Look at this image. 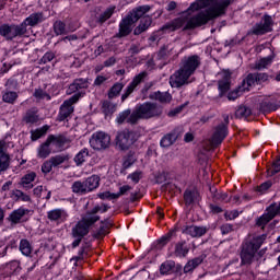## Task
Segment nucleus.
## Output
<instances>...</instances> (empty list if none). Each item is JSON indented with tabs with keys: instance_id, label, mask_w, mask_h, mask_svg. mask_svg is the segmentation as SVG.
Instances as JSON below:
<instances>
[{
	"instance_id": "obj_19",
	"label": "nucleus",
	"mask_w": 280,
	"mask_h": 280,
	"mask_svg": "<svg viewBox=\"0 0 280 280\" xmlns=\"http://www.w3.org/2000/svg\"><path fill=\"white\" fill-rule=\"evenodd\" d=\"M132 25H135V21H132L131 16H126L119 22V30L116 34V38H126V36H130L132 34Z\"/></svg>"
},
{
	"instance_id": "obj_3",
	"label": "nucleus",
	"mask_w": 280,
	"mask_h": 280,
	"mask_svg": "<svg viewBox=\"0 0 280 280\" xmlns=\"http://www.w3.org/2000/svg\"><path fill=\"white\" fill-rule=\"evenodd\" d=\"M268 238V234H261L258 236H254L252 240L245 241L242 244L241 249V264L242 266H250L253 264V259H255V255H257V250L264 246V243Z\"/></svg>"
},
{
	"instance_id": "obj_23",
	"label": "nucleus",
	"mask_w": 280,
	"mask_h": 280,
	"mask_svg": "<svg viewBox=\"0 0 280 280\" xmlns=\"http://www.w3.org/2000/svg\"><path fill=\"white\" fill-rule=\"evenodd\" d=\"M272 220H275V214L271 212L269 208H267V212L262 213L260 217L256 219L255 226L264 231L266 229V225H268Z\"/></svg>"
},
{
	"instance_id": "obj_29",
	"label": "nucleus",
	"mask_w": 280,
	"mask_h": 280,
	"mask_svg": "<svg viewBox=\"0 0 280 280\" xmlns=\"http://www.w3.org/2000/svg\"><path fill=\"white\" fill-rule=\"evenodd\" d=\"M205 261V256H198L187 261L184 266V275H188V272H194L195 269L200 266Z\"/></svg>"
},
{
	"instance_id": "obj_35",
	"label": "nucleus",
	"mask_w": 280,
	"mask_h": 280,
	"mask_svg": "<svg viewBox=\"0 0 280 280\" xmlns=\"http://www.w3.org/2000/svg\"><path fill=\"white\" fill-rule=\"evenodd\" d=\"M16 100H19V93L12 90H4L2 92V102L4 104H16Z\"/></svg>"
},
{
	"instance_id": "obj_53",
	"label": "nucleus",
	"mask_w": 280,
	"mask_h": 280,
	"mask_svg": "<svg viewBox=\"0 0 280 280\" xmlns=\"http://www.w3.org/2000/svg\"><path fill=\"white\" fill-rule=\"evenodd\" d=\"M257 86H261V84H266V82L270 81V74L268 72H255Z\"/></svg>"
},
{
	"instance_id": "obj_52",
	"label": "nucleus",
	"mask_w": 280,
	"mask_h": 280,
	"mask_svg": "<svg viewBox=\"0 0 280 280\" xmlns=\"http://www.w3.org/2000/svg\"><path fill=\"white\" fill-rule=\"evenodd\" d=\"M34 180H36V172L31 171L21 177L19 185H27V183H34Z\"/></svg>"
},
{
	"instance_id": "obj_32",
	"label": "nucleus",
	"mask_w": 280,
	"mask_h": 280,
	"mask_svg": "<svg viewBox=\"0 0 280 280\" xmlns=\"http://www.w3.org/2000/svg\"><path fill=\"white\" fill-rule=\"evenodd\" d=\"M151 100H156L158 102H160V104H170V102H172V94H170V92H154L153 95H150Z\"/></svg>"
},
{
	"instance_id": "obj_2",
	"label": "nucleus",
	"mask_w": 280,
	"mask_h": 280,
	"mask_svg": "<svg viewBox=\"0 0 280 280\" xmlns=\"http://www.w3.org/2000/svg\"><path fill=\"white\" fill-rule=\"evenodd\" d=\"M163 115V107L153 102H144L137 104L135 110L131 113L128 121L135 126L139 119H154Z\"/></svg>"
},
{
	"instance_id": "obj_22",
	"label": "nucleus",
	"mask_w": 280,
	"mask_h": 280,
	"mask_svg": "<svg viewBox=\"0 0 280 280\" xmlns=\"http://www.w3.org/2000/svg\"><path fill=\"white\" fill-rule=\"evenodd\" d=\"M257 86V77L255 72H249L241 82V85L238 86L240 91L248 92L253 88Z\"/></svg>"
},
{
	"instance_id": "obj_27",
	"label": "nucleus",
	"mask_w": 280,
	"mask_h": 280,
	"mask_svg": "<svg viewBox=\"0 0 280 280\" xmlns=\"http://www.w3.org/2000/svg\"><path fill=\"white\" fill-rule=\"evenodd\" d=\"M189 255V246H187V241H179L175 244L174 256L183 259Z\"/></svg>"
},
{
	"instance_id": "obj_59",
	"label": "nucleus",
	"mask_w": 280,
	"mask_h": 280,
	"mask_svg": "<svg viewBox=\"0 0 280 280\" xmlns=\"http://www.w3.org/2000/svg\"><path fill=\"white\" fill-rule=\"evenodd\" d=\"M174 235V232H168L165 235L161 236L158 240V244H160V246H167V243L172 241V237Z\"/></svg>"
},
{
	"instance_id": "obj_61",
	"label": "nucleus",
	"mask_w": 280,
	"mask_h": 280,
	"mask_svg": "<svg viewBox=\"0 0 280 280\" xmlns=\"http://www.w3.org/2000/svg\"><path fill=\"white\" fill-rule=\"evenodd\" d=\"M139 26L142 27L145 32L150 30L152 26V18L150 16H144L140 20Z\"/></svg>"
},
{
	"instance_id": "obj_10",
	"label": "nucleus",
	"mask_w": 280,
	"mask_h": 280,
	"mask_svg": "<svg viewBox=\"0 0 280 280\" xmlns=\"http://www.w3.org/2000/svg\"><path fill=\"white\" fill-rule=\"evenodd\" d=\"M275 25V21L272 20V16L265 14L261 18L260 22H257L252 30L249 31V34L253 36H264L265 34H269V32H272V26Z\"/></svg>"
},
{
	"instance_id": "obj_44",
	"label": "nucleus",
	"mask_w": 280,
	"mask_h": 280,
	"mask_svg": "<svg viewBox=\"0 0 280 280\" xmlns=\"http://www.w3.org/2000/svg\"><path fill=\"white\" fill-rule=\"evenodd\" d=\"M38 112L28 109L23 117L24 124H38Z\"/></svg>"
},
{
	"instance_id": "obj_13",
	"label": "nucleus",
	"mask_w": 280,
	"mask_h": 280,
	"mask_svg": "<svg viewBox=\"0 0 280 280\" xmlns=\"http://www.w3.org/2000/svg\"><path fill=\"white\" fill-rule=\"evenodd\" d=\"M30 213H32V210L21 206L9 214L8 220L13 225L24 224V222H27L30 220L26 217L30 215Z\"/></svg>"
},
{
	"instance_id": "obj_50",
	"label": "nucleus",
	"mask_w": 280,
	"mask_h": 280,
	"mask_svg": "<svg viewBox=\"0 0 280 280\" xmlns=\"http://www.w3.org/2000/svg\"><path fill=\"white\" fill-rule=\"evenodd\" d=\"M8 167H10V155L0 149V172H5Z\"/></svg>"
},
{
	"instance_id": "obj_16",
	"label": "nucleus",
	"mask_w": 280,
	"mask_h": 280,
	"mask_svg": "<svg viewBox=\"0 0 280 280\" xmlns=\"http://www.w3.org/2000/svg\"><path fill=\"white\" fill-rule=\"evenodd\" d=\"M145 78H148L147 71H142L139 74H137L132 79V81L128 84V86L125 89V92L121 95V102H126V100H128L130 97V95H132V93H135L137 86H139V84H141V82H143L145 80Z\"/></svg>"
},
{
	"instance_id": "obj_4",
	"label": "nucleus",
	"mask_w": 280,
	"mask_h": 280,
	"mask_svg": "<svg viewBox=\"0 0 280 280\" xmlns=\"http://www.w3.org/2000/svg\"><path fill=\"white\" fill-rule=\"evenodd\" d=\"M95 226L93 219H90L86 214L81 217L71 229V238L74 240L71 244L72 248H78L82 244V240L91 233V229Z\"/></svg>"
},
{
	"instance_id": "obj_40",
	"label": "nucleus",
	"mask_w": 280,
	"mask_h": 280,
	"mask_svg": "<svg viewBox=\"0 0 280 280\" xmlns=\"http://www.w3.org/2000/svg\"><path fill=\"white\" fill-rule=\"evenodd\" d=\"M252 115H253V109H250V107L245 105L238 106L237 109L235 110L236 119H244V118L246 119Z\"/></svg>"
},
{
	"instance_id": "obj_63",
	"label": "nucleus",
	"mask_w": 280,
	"mask_h": 280,
	"mask_svg": "<svg viewBox=\"0 0 280 280\" xmlns=\"http://www.w3.org/2000/svg\"><path fill=\"white\" fill-rule=\"evenodd\" d=\"M279 172H280V160L278 159L273 161L271 172H270V168L267 170V174L268 176H275L279 174Z\"/></svg>"
},
{
	"instance_id": "obj_58",
	"label": "nucleus",
	"mask_w": 280,
	"mask_h": 280,
	"mask_svg": "<svg viewBox=\"0 0 280 280\" xmlns=\"http://www.w3.org/2000/svg\"><path fill=\"white\" fill-rule=\"evenodd\" d=\"M56 58V54L54 51H47L44 56L39 59V65H47V62H51Z\"/></svg>"
},
{
	"instance_id": "obj_34",
	"label": "nucleus",
	"mask_w": 280,
	"mask_h": 280,
	"mask_svg": "<svg viewBox=\"0 0 280 280\" xmlns=\"http://www.w3.org/2000/svg\"><path fill=\"white\" fill-rule=\"evenodd\" d=\"M187 18H176L170 24H166L165 30H172V32H176V30H180L185 24L187 25Z\"/></svg>"
},
{
	"instance_id": "obj_54",
	"label": "nucleus",
	"mask_w": 280,
	"mask_h": 280,
	"mask_svg": "<svg viewBox=\"0 0 280 280\" xmlns=\"http://www.w3.org/2000/svg\"><path fill=\"white\" fill-rule=\"evenodd\" d=\"M102 112L106 116L113 115V113H115V106H113V103H110V101H104L102 104Z\"/></svg>"
},
{
	"instance_id": "obj_28",
	"label": "nucleus",
	"mask_w": 280,
	"mask_h": 280,
	"mask_svg": "<svg viewBox=\"0 0 280 280\" xmlns=\"http://www.w3.org/2000/svg\"><path fill=\"white\" fill-rule=\"evenodd\" d=\"M90 156L91 153L86 148L81 149L73 158L77 167H82L89 161Z\"/></svg>"
},
{
	"instance_id": "obj_48",
	"label": "nucleus",
	"mask_w": 280,
	"mask_h": 280,
	"mask_svg": "<svg viewBox=\"0 0 280 280\" xmlns=\"http://www.w3.org/2000/svg\"><path fill=\"white\" fill-rule=\"evenodd\" d=\"M208 5L207 0H197L192 2L185 12H198V10H202V8H207Z\"/></svg>"
},
{
	"instance_id": "obj_30",
	"label": "nucleus",
	"mask_w": 280,
	"mask_h": 280,
	"mask_svg": "<svg viewBox=\"0 0 280 280\" xmlns=\"http://www.w3.org/2000/svg\"><path fill=\"white\" fill-rule=\"evenodd\" d=\"M101 180L102 178L100 177V175H91L90 177H88L84 180L88 192L91 194V191H95V189L100 187Z\"/></svg>"
},
{
	"instance_id": "obj_60",
	"label": "nucleus",
	"mask_w": 280,
	"mask_h": 280,
	"mask_svg": "<svg viewBox=\"0 0 280 280\" xmlns=\"http://www.w3.org/2000/svg\"><path fill=\"white\" fill-rule=\"evenodd\" d=\"M127 178H130L135 185H138L139 180L143 178V172L141 171H135L133 173L129 174Z\"/></svg>"
},
{
	"instance_id": "obj_21",
	"label": "nucleus",
	"mask_w": 280,
	"mask_h": 280,
	"mask_svg": "<svg viewBox=\"0 0 280 280\" xmlns=\"http://www.w3.org/2000/svg\"><path fill=\"white\" fill-rule=\"evenodd\" d=\"M108 209H110V206L106 205V203H102L94 206L91 210H88L85 212V214L93 220L94 224H97V222H100V220H102V217H100V214L97 213H107Z\"/></svg>"
},
{
	"instance_id": "obj_11",
	"label": "nucleus",
	"mask_w": 280,
	"mask_h": 280,
	"mask_svg": "<svg viewBox=\"0 0 280 280\" xmlns=\"http://www.w3.org/2000/svg\"><path fill=\"white\" fill-rule=\"evenodd\" d=\"M233 3V0H214L211 2V5L208 8V12L212 15V19H220L226 14V10Z\"/></svg>"
},
{
	"instance_id": "obj_47",
	"label": "nucleus",
	"mask_w": 280,
	"mask_h": 280,
	"mask_svg": "<svg viewBox=\"0 0 280 280\" xmlns=\"http://www.w3.org/2000/svg\"><path fill=\"white\" fill-rule=\"evenodd\" d=\"M130 115H132V110L130 108L120 112L116 118L117 124H119V126H121V124H130V121H128L130 119Z\"/></svg>"
},
{
	"instance_id": "obj_20",
	"label": "nucleus",
	"mask_w": 280,
	"mask_h": 280,
	"mask_svg": "<svg viewBox=\"0 0 280 280\" xmlns=\"http://www.w3.org/2000/svg\"><path fill=\"white\" fill-rule=\"evenodd\" d=\"M209 228L207 226H198V225H184L182 228V233L184 235H190V237H202L207 235Z\"/></svg>"
},
{
	"instance_id": "obj_55",
	"label": "nucleus",
	"mask_w": 280,
	"mask_h": 280,
	"mask_svg": "<svg viewBox=\"0 0 280 280\" xmlns=\"http://www.w3.org/2000/svg\"><path fill=\"white\" fill-rule=\"evenodd\" d=\"M127 16H130L132 19L133 23H137V21H139V19L141 21V19H143L145 15H144L143 11L140 9V7H138V8L133 9L132 12Z\"/></svg>"
},
{
	"instance_id": "obj_57",
	"label": "nucleus",
	"mask_w": 280,
	"mask_h": 280,
	"mask_svg": "<svg viewBox=\"0 0 280 280\" xmlns=\"http://www.w3.org/2000/svg\"><path fill=\"white\" fill-rule=\"evenodd\" d=\"M223 215H224V220H226V222L232 221V220H237V218H240V211L238 210H232V211L226 210Z\"/></svg>"
},
{
	"instance_id": "obj_12",
	"label": "nucleus",
	"mask_w": 280,
	"mask_h": 280,
	"mask_svg": "<svg viewBox=\"0 0 280 280\" xmlns=\"http://www.w3.org/2000/svg\"><path fill=\"white\" fill-rule=\"evenodd\" d=\"M159 271L162 277H170V275H180V272H183V265H176V261L168 259L160 265Z\"/></svg>"
},
{
	"instance_id": "obj_5",
	"label": "nucleus",
	"mask_w": 280,
	"mask_h": 280,
	"mask_svg": "<svg viewBox=\"0 0 280 280\" xmlns=\"http://www.w3.org/2000/svg\"><path fill=\"white\" fill-rule=\"evenodd\" d=\"M25 31L21 24L15 23H1L0 24V37L7 43H14L16 38H25Z\"/></svg>"
},
{
	"instance_id": "obj_42",
	"label": "nucleus",
	"mask_w": 280,
	"mask_h": 280,
	"mask_svg": "<svg viewBox=\"0 0 280 280\" xmlns=\"http://www.w3.org/2000/svg\"><path fill=\"white\" fill-rule=\"evenodd\" d=\"M71 158L69 156V154H57L55 156L50 158V162L52 164L54 167H59V165H62V163H67V161H69Z\"/></svg>"
},
{
	"instance_id": "obj_41",
	"label": "nucleus",
	"mask_w": 280,
	"mask_h": 280,
	"mask_svg": "<svg viewBox=\"0 0 280 280\" xmlns=\"http://www.w3.org/2000/svg\"><path fill=\"white\" fill-rule=\"evenodd\" d=\"M47 130H49V126L47 125L42 128L31 130V141H38V139L47 135Z\"/></svg>"
},
{
	"instance_id": "obj_39",
	"label": "nucleus",
	"mask_w": 280,
	"mask_h": 280,
	"mask_svg": "<svg viewBox=\"0 0 280 280\" xmlns=\"http://www.w3.org/2000/svg\"><path fill=\"white\" fill-rule=\"evenodd\" d=\"M67 215V212L62 209H54L47 212V218L50 220V222H58L59 220H62Z\"/></svg>"
},
{
	"instance_id": "obj_37",
	"label": "nucleus",
	"mask_w": 280,
	"mask_h": 280,
	"mask_svg": "<svg viewBox=\"0 0 280 280\" xmlns=\"http://www.w3.org/2000/svg\"><path fill=\"white\" fill-rule=\"evenodd\" d=\"M50 143L48 142V140L46 139V141L44 143H42L38 149H37V158L38 159H47V156H49V154H51V148H50Z\"/></svg>"
},
{
	"instance_id": "obj_64",
	"label": "nucleus",
	"mask_w": 280,
	"mask_h": 280,
	"mask_svg": "<svg viewBox=\"0 0 280 280\" xmlns=\"http://www.w3.org/2000/svg\"><path fill=\"white\" fill-rule=\"evenodd\" d=\"M33 95L36 100H45V97H47V100H51V96L43 89H36Z\"/></svg>"
},
{
	"instance_id": "obj_25",
	"label": "nucleus",
	"mask_w": 280,
	"mask_h": 280,
	"mask_svg": "<svg viewBox=\"0 0 280 280\" xmlns=\"http://www.w3.org/2000/svg\"><path fill=\"white\" fill-rule=\"evenodd\" d=\"M175 141H178V132L176 130L170 131L161 138L160 148H171Z\"/></svg>"
},
{
	"instance_id": "obj_15",
	"label": "nucleus",
	"mask_w": 280,
	"mask_h": 280,
	"mask_svg": "<svg viewBox=\"0 0 280 280\" xmlns=\"http://www.w3.org/2000/svg\"><path fill=\"white\" fill-rule=\"evenodd\" d=\"M135 143V136L130 130H122L117 133L116 145L119 150H128Z\"/></svg>"
},
{
	"instance_id": "obj_38",
	"label": "nucleus",
	"mask_w": 280,
	"mask_h": 280,
	"mask_svg": "<svg viewBox=\"0 0 280 280\" xmlns=\"http://www.w3.org/2000/svg\"><path fill=\"white\" fill-rule=\"evenodd\" d=\"M72 192L78 194L79 196H86L89 194V190L86 188V184L81 180H77L72 184Z\"/></svg>"
},
{
	"instance_id": "obj_6",
	"label": "nucleus",
	"mask_w": 280,
	"mask_h": 280,
	"mask_svg": "<svg viewBox=\"0 0 280 280\" xmlns=\"http://www.w3.org/2000/svg\"><path fill=\"white\" fill-rule=\"evenodd\" d=\"M84 92H79L70 96L68 100L63 101V103L59 107V112L57 115V121H67L71 115H73V112L75 108L73 107V104H78L82 97H84Z\"/></svg>"
},
{
	"instance_id": "obj_33",
	"label": "nucleus",
	"mask_w": 280,
	"mask_h": 280,
	"mask_svg": "<svg viewBox=\"0 0 280 280\" xmlns=\"http://www.w3.org/2000/svg\"><path fill=\"white\" fill-rule=\"evenodd\" d=\"M19 250L22 255H24V257H30L34 250V247H32V243L27 238H22L20 241Z\"/></svg>"
},
{
	"instance_id": "obj_17",
	"label": "nucleus",
	"mask_w": 280,
	"mask_h": 280,
	"mask_svg": "<svg viewBox=\"0 0 280 280\" xmlns=\"http://www.w3.org/2000/svg\"><path fill=\"white\" fill-rule=\"evenodd\" d=\"M89 89V79L79 78L74 79L73 82L68 86L67 94L75 95V93H85Z\"/></svg>"
},
{
	"instance_id": "obj_8",
	"label": "nucleus",
	"mask_w": 280,
	"mask_h": 280,
	"mask_svg": "<svg viewBox=\"0 0 280 280\" xmlns=\"http://www.w3.org/2000/svg\"><path fill=\"white\" fill-rule=\"evenodd\" d=\"M209 21L214 20L211 13L209 12V9H206L205 11H200L196 15L191 16L185 24L183 31L187 32L189 30H197V27H202V25H207Z\"/></svg>"
},
{
	"instance_id": "obj_1",
	"label": "nucleus",
	"mask_w": 280,
	"mask_h": 280,
	"mask_svg": "<svg viewBox=\"0 0 280 280\" xmlns=\"http://www.w3.org/2000/svg\"><path fill=\"white\" fill-rule=\"evenodd\" d=\"M202 65L200 56L198 55H190L188 57H184L180 60L179 69L174 72V81H171V86L173 89H183V86L187 84H191L189 78L198 71Z\"/></svg>"
},
{
	"instance_id": "obj_24",
	"label": "nucleus",
	"mask_w": 280,
	"mask_h": 280,
	"mask_svg": "<svg viewBox=\"0 0 280 280\" xmlns=\"http://www.w3.org/2000/svg\"><path fill=\"white\" fill-rule=\"evenodd\" d=\"M219 97H224L231 91V74H224L223 79L218 81Z\"/></svg>"
},
{
	"instance_id": "obj_36",
	"label": "nucleus",
	"mask_w": 280,
	"mask_h": 280,
	"mask_svg": "<svg viewBox=\"0 0 280 280\" xmlns=\"http://www.w3.org/2000/svg\"><path fill=\"white\" fill-rule=\"evenodd\" d=\"M48 143H51L54 145H56V148H65V144L67 143V137L59 135V136H54V135H49L47 137Z\"/></svg>"
},
{
	"instance_id": "obj_56",
	"label": "nucleus",
	"mask_w": 280,
	"mask_h": 280,
	"mask_svg": "<svg viewBox=\"0 0 280 280\" xmlns=\"http://www.w3.org/2000/svg\"><path fill=\"white\" fill-rule=\"evenodd\" d=\"M5 91H19V81L14 78L8 79L5 82Z\"/></svg>"
},
{
	"instance_id": "obj_46",
	"label": "nucleus",
	"mask_w": 280,
	"mask_h": 280,
	"mask_svg": "<svg viewBox=\"0 0 280 280\" xmlns=\"http://www.w3.org/2000/svg\"><path fill=\"white\" fill-rule=\"evenodd\" d=\"M124 91V83H115L108 91V100H115Z\"/></svg>"
},
{
	"instance_id": "obj_51",
	"label": "nucleus",
	"mask_w": 280,
	"mask_h": 280,
	"mask_svg": "<svg viewBox=\"0 0 280 280\" xmlns=\"http://www.w3.org/2000/svg\"><path fill=\"white\" fill-rule=\"evenodd\" d=\"M110 233L108 231V225H100V228L94 232L93 237L95 240H102V237H106Z\"/></svg>"
},
{
	"instance_id": "obj_45",
	"label": "nucleus",
	"mask_w": 280,
	"mask_h": 280,
	"mask_svg": "<svg viewBox=\"0 0 280 280\" xmlns=\"http://www.w3.org/2000/svg\"><path fill=\"white\" fill-rule=\"evenodd\" d=\"M52 27L56 36H65L67 34V24L60 20H57Z\"/></svg>"
},
{
	"instance_id": "obj_31",
	"label": "nucleus",
	"mask_w": 280,
	"mask_h": 280,
	"mask_svg": "<svg viewBox=\"0 0 280 280\" xmlns=\"http://www.w3.org/2000/svg\"><path fill=\"white\" fill-rule=\"evenodd\" d=\"M137 163V154L135 151H129L124 158H122V170L121 172H126V170H129V167H132Z\"/></svg>"
},
{
	"instance_id": "obj_7",
	"label": "nucleus",
	"mask_w": 280,
	"mask_h": 280,
	"mask_svg": "<svg viewBox=\"0 0 280 280\" xmlns=\"http://www.w3.org/2000/svg\"><path fill=\"white\" fill-rule=\"evenodd\" d=\"M280 108V94H271L265 96L258 103L259 113L262 115H270V113H277Z\"/></svg>"
},
{
	"instance_id": "obj_49",
	"label": "nucleus",
	"mask_w": 280,
	"mask_h": 280,
	"mask_svg": "<svg viewBox=\"0 0 280 280\" xmlns=\"http://www.w3.org/2000/svg\"><path fill=\"white\" fill-rule=\"evenodd\" d=\"M184 202L186 207H191L196 202V191L191 189H186L184 191Z\"/></svg>"
},
{
	"instance_id": "obj_9",
	"label": "nucleus",
	"mask_w": 280,
	"mask_h": 280,
	"mask_svg": "<svg viewBox=\"0 0 280 280\" xmlns=\"http://www.w3.org/2000/svg\"><path fill=\"white\" fill-rule=\"evenodd\" d=\"M90 145L97 152L108 150V148H110V136L104 131H96L90 139Z\"/></svg>"
},
{
	"instance_id": "obj_43",
	"label": "nucleus",
	"mask_w": 280,
	"mask_h": 280,
	"mask_svg": "<svg viewBox=\"0 0 280 280\" xmlns=\"http://www.w3.org/2000/svg\"><path fill=\"white\" fill-rule=\"evenodd\" d=\"M115 14V8H107L103 13H101L96 18V23H100V25H103V23H106L110 16Z\"/></svg>"
},
{
	"instance_id": "obj_18",
	"label": "nucleus",
	"mask_w": 280,
	"mask_h": 280,
	"mask_svg": "<svg viewBox=\"0 0 280 280\" xmlns=\"http://www.w3.org/2000/svg\"><path fill=\"white\" fill-rule=\"evenodd\" d=\"M226 137H229V127L224 125V122H221L214 129L211 138L212 144L222 145V141H224Z\"/></svg>"
},
{
	"instance_id": "obj_62",
	"label": "nucleus",
	"mask_w": 280,
	"mask_h": 280,
	"mask_svg": "<svg viewBox=\"0 0 280 280\" xmlns=\"http://www.w3.org/2000/svg\"><path fill=\"white\" fill-rule=\"evenodd\" d=\"M213 198L214 200H220L221 202H231V198H229L228 192H218V190H215Z\"/></svg>"
},
{
	"instance_id": "obj_14",
	"label": "nucleus",
	"mask_w": 280,
	"mask_h": 280,
	"mask_svg": "<svg viewBox=\"0 0 280 280\" xmlns=\"http://www.w3.org/2000/svg\"><path fill=\"white\" fill-rule=\"evenodd\" d=\"M43 22H45V13L34 12L25 18L20 25L22 26L25 36H27V27H36V25H40Z\"/></svg>"
},
{
	"instance_id": "obj_26",
	"label": "nucleus",
	"mask_w": 280,
	"mask_h": 280,
	"mask_svg": "<svg viewBox=\"0 0 280 280\" xmlns=\"http://www.w3.org/2000/svg\"><path fill=\"white\" fill-rule=\"evenodd\" d=\"M275 51H272L270 55L267 57L260 58L256 63H255V69L256 71H264V69H268L272 62H275L276 58Z\"/></svg>"
}]
</instances>
